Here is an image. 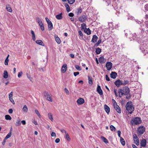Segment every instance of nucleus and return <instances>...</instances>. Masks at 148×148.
Instances as JSON below:
<instances>
[{"instance_id": "nucleus-1", "label": "nucleus", "mask_w": 148, "mask_h": 148, "mask_svg": "<svg viewBox=\"0 0 148 148\" xmlns=\"http://www.w3.org/2000/svg\"><path fill=\"white\" fill-rule=\"evenodd\" d=\"M125 107L126 110L130 114H132L134 109L132 102L131 101L127 102L125 105Z\"/></svg>"}, {"instance_id": "nucleus-2", "label": "nucleus", "mask_w": 148, "mask_h": 148, "mask_svg": "<svg viewBox=\"0 0 148 148\" xmlns=\"http://www.w3.org/2000/svg\"><path fill=\"white\" fill-rule=\"evenodd\" d=\"M141 122L140 118L138 117H136L132 119L130 121V123L132 125L134 124L138 125L140 124Z\"/></svg>"}, {"instance_id": "nucleus-3", "label": "nucleus", "mask_w": 148, "mask_h": 148, "mask_svg": "<svg viewBox=\"0 0 148 148\" xmlns=\"http://www.w3.org/2000/svg\"><path fill=\"white\" fill-rule=\"evenodd\" d=\"M145 131V128L143 126H140L138 128L137 131L138 134L141 135L143 134Z\"/></svg>"}, {"instance_id": "nucleus-4", "label": "nucleus", "mask_w": 148, "mask_h": 148, "mask_svg": "<svg viewBox=\"0 0 148 148\" xmlns=\"http://www.w3.org/2000/svg\"><path fill=\"white\" fill-rule=\"evenodd\" d=\"M112 100L114 101V109L116 110V112L119 113H121V109L117 105L114 99H112Z\"/></svg>"}, {"instance_id": "nucleus-5", "label": "nucleus", "mask_w": 148, "mask_h": 148, "mask_svg": "<svg viewBox=\"0 0 148 148\" xmlns=\"http://www.w3.org/2000/svg\"><path fill=\"white\" fill-rule=\"evenodd\" d=\"M44 94L45 97L47 98V100L50 102L52 101L51 97L50 96L49 93L47 92L46 91H44Z\"/></svg>"}, {"instance_id": "nucleus-6", "label": "nucleus", "mask_w": 148, "mask_h": 148, "mask_svg": "<svg viewBox=\"0 0 148 148\" xmlns=\"http://www.w3.org/2000/svg\"><path fill=\"white\" fill-rule=\"evenodd\" d=\"M123 95H128L130 92V90L128 87H125L122 89Z\"/></svg>"}, {"instance_id": "nucleus-7", "label": "nucleus", "mask_w": 148, "mask_h": 148, "mask_svg": "<svg viewBox=\"0 0 148 148\" xmlns=\"http://www.w3.org/2000/svg\"><path fill=\"white\" fill-rule=\"evenodd\" d=\"M87 18L86 16L84 15L79 17L78 19L79 21L81 22H85Z\"/></svg>"}, {"instance_id": "nucleus-8", "label": "nucleus", "mask_w": 148, "mask_h": 148, "mask_svg": "<svg viewBox=\"0 0 148 148\" xmlns=\"http://www.w3.org/2000/svg\"><path fill=\"white\" fill-rule=\"evenodd\" d=\"M106 67L108 70L110 71L112 67V63L111 62H107Z\"/></svg>"}, {"instance_id": "nucleus-9", "label": "nucleus", "mask_w": 148, "mask_h": 148, "mask_svg": "<svg viewBox=\"0 0 148 148\" xmlns=\"http://www.w3.org/2000/svg\"><path fill=\"white\" fill-rule=\"evenodd\" d=\"M67 65L66 64H64L61 69V72L63 73H65L67 70Z\"/></svg>"}, {"instance_id": "nucleus-10", "label": "nucleus", "mask_w": 148, "mask_h": 148, "mask_svg": "<svg viewBox=\"0 0 148 148\" xmlns=\"http://www.w3.org/2000/svg\"><path fill=\"white\" fill-rule=\"evenodd\" d=\"M114 83L117 87H119L120 85H122V81L118 79L115 81Z\"/></svg>"}, {"instance_id": "nucleus-11", "label": "nucleus", "mask_w": 148, "mask_h": 148, "mask_svg": "<svg viewBox=\"0 0 148 148\" xmlns=\"http://www.w3.org/2000/svg\"><path fill=\"white\" fill-rule=\"evenodd\" d=\"M12 96L13 92H12L9 94V99L13 104H14L15 103L14 101L12 99Z\"/></svg>"}, {"instance_id": "nucleus-12", "label": "nucleus", "mask_w": 148, "mask_h": 148, "mask_svg": "<svg viewBox=\"0 0 148 148\" xmlns=\"http://www.w3.org/2000/svg\"><path fill=\"white\" fill-rule=\"evenodd\" d=\"M77 102L78 105H81L84 103V100L83 98H80L78 99Z\"/></svg>"}, {"instance_id": "nucleus-13", "label": "nucleus", "mask_w": 148, "mask_h": 148, "mask_svg": "<svg viewBox=\"0 0 148 148\" xmlns=\"http://www.w3.org/2000/svg\"><path fill=\"white\" fill-rule=\"evenodd\" d=\"M140 145L142 147H145L146 145V140L145 139H142L140 143Z\"/></svg>"}, {"instance_id": "nucleus-14", "label": "nucleus", "mask_w": 148, "mask_h": 148, "mask_svg": "<svg viewBox=\"0 0 148 148\" xmlns=\"http://www.w3.org/2000/svg\"><path fill=\"white\" fill-rule=\"evenodd\" d=\"M97 91L99 95H102L103 94V92L100 86H98L97 88Z\"/></svg>"}, {"instance_id": "nucleus-15", "label": "nucleus", "mask_w": 148, "mask_h": 148, "mask_svg": "<svg viewBox=\"0 0 148 148\" xmlns=\"http://www.w3.org/2000/svg\"><path fill=\"white\" fill-rule=\"evenodd\" d=\"M117 75V73L115 72H112L110 74V77L113 79H115Z\"/></svg>"}, {"instance_id": "nucleus-16", "label": "nucleus", "mask_w": 148, "mask_h": 148, "mask_svg": "<svg viewBox=\"0 0 148 148\" xmlns=\"http://www.w3.org/2000/svg\"><path fill=\"white\" fill-rule=\"evenodd\" d=\"M98 38V37L96 35H94L92 39L91 42L93 43H95L97 42Z\"/></svg>"}, {"instance_id": "nucleus-17", "label": "nucleus", "mask_w": 148, "mask_h": 148, "mask_svg": "<svg viewBox=\"0 0 148 148\" xmlns=\"http://www.w3.org/2000/svg\"><path fill=\"white\" fill-rule=\"evenodd\" d=\"M104 107L106 112L108 114L110 111V109L109 107L106 104L104 105Z\"/></svg>"}, {"instance_id": "nucleus-18", "label": "nucleus", "mask_w": 148, "mask_h": 148, "mask_svg": "<svg viewBox=\"0 0 148 148\" xmlns=\"http://www.w3.org/2000/svg\"><path fill=\"white\" fill-rule=\"evenodd\" d=\"M84 31L85 33H86L88 35H90L91 34V31L90 30L89 28H85L84 30Z\"/></svg>"}, {"instance_id": "nucleus-19", "label": "nucleus", "mask_w": 148, "mask_h": 148, "mask_svg": "<svg viewBox=\"0 0 148 148\" xmlns=\"http://www.w3.org/2000/svg\"><path fill=\"white\" fill-rule=\"evenodd\" d=\"M47 24L48 25V29L50 31L53 29V25L52 23L51 22H49V23Z\"/></svg>"}, {"instance_id": "nucleus-20", "label": "nucleus", "mask_w": 148, "mask_h": 148, "mask_svg": "<svg viewBox=\"0 0 148 148\" xmlns=\"http://www.w3.org/2000/svg\"><path fill=\"white\" fill-rule=\"evenodd\" d=\"M31 32L32 35V39L34 41H35L36 40V37L35 33L34 31L32 30H31Z\"/></svg>"}, {"instance_id": "nucleus-21", "label": "nucleus", "mask_w": 148, "mask_h": 148, "mask_svg": "<svg viewBox=\"0 0 148 148\" xmlns=\"http://www.w3.org/2000/svg\"><path fill=\"white\" fill-rule=\"evenodd\" d=\"M6 9L7 10V11L10 12H12V10L11 7H10L9 5H6Z\"/></svg>"}, {"instance_id": "nucleus-22", "label": "nucleus", "mask_w": 148, "mask_h": 148, "mask_svg": "<svg viewBox=\"0 0 148 148\" xmlns=\"http://www.w3.org/2000/svg\"><path fill=\"white\" fill-rule=\"evenodd\" d=\"M64 136V137L68 141H69L71 140V138H70L69 134L68 133H66Z\"/></svg>"}, {"instance_id": "nucleus-23", "label": "nucleus", "mask_w": 148, "mask_h": 148, "mask_svg": "<svg viewBox=\"0 0 148 148\" xmlns=\"http://www.w3.org/2000/svg\"><path fill=\"white\" fill-rule=\"evenodd\" d=\"M64 5L66 8V10L67 12H69L70 10V7L69 5L67 3H65Z\"/></svg>"}, {"instance_id": "nucleus-24", "label": "nucleus", "mask_w": 148, "mask_h": 148, "mask_svg": "<svg viewBox=\"0 0 148 148\" xmlns=\"http://www.w3.org/2000/svg\"><path fill=\"white\" fill-rule=\"evenodd\" d=\"M62 14L61 13L60 14L57 15L56 16V18L58 20L61 19L62 18Z\"/></svg>"}, {"instance_id": "nucleus-25", "label": "nucleus", "mask_w": 148, "mask_h": 148, "mask_svg": "<svg viewBox=\"0 0 148 148\" xmlns=\"http://www.w3.org/2000/svg\"><path fill=\"white\" fill-rule=\"evenodd\" d=\"M8 74L7 71H4L3 77L4 78L6 79L8 77Z\"/></svg>"}, {"instance_id": "nucleus-26", "label": "nucleus", "mask_w": 148, "mask_h": 148, "mask_svg": "<svg viewBox=\"0 0 148 148\" xmlns=\"http://www.w3.org/2000/svg\"><path fill=\"white\" fill-rule=\"evenodd\" d=\"M101 51V49L99 48L96 49V53L97 54H99L100 53Z\"/></svg>"}, {"instance_id": "nucleus-27", "label": "nucleus", "mask_w": 148, "mask_h": 148, "mask_svg": "<svg viewBox=\"0 0 148 148\" xmlns=\"http://www.w3.org/2000/svg\"><path fill=\"white\" fill-rule=\"evenodd\" d=\"M101 138L103 140V141L106 143H108V140L104 137L103 136H101Z\"/></svg>"}, {"instance_id": "nucleus-28", "label": "nucleus", "mask_w": 148, "mask_h": 148, "mask_svg": "<svg viewBox=\"0 0 148 148\" xmlns=\"http://www.w3.org/2000/svg\"><path fill=\"white\" fill-rule=\"evenodd\" d=\"M118 93L119 94V97H121L123 95L122 89H119V90L118 91Z\"/></svg>"}, {"instance_id": "nucleus-29", "label": "nucleus", "mask_w": 148, "mask_h": 148, "mask_svg": "<svg viewBox=\"0 0 148 148\" xmlns=\"http://www.w3.org/2000/svg\"><path fill=\"white\" fill-rule=\"evenodd\" d=\"M88 83L89 84L92 85L93 84L92 79V77H90L89 76H88Z\"/></svg>"}, {"instance_id": "nucleus-30", "label": "nucleus", "mask_w": 148, "mask_h": 148, "mask_svg": "<svg viewBox=\"0 0 148 148\" xmlns=\"http://www.w3.org/2000/svg\"><path fill=\"white\" fill-rule=\"evenodd\" d=\"M23 111L27 113L28 111V108L26 105H24L23 108Z\"/></svg>"}, {"instance_id": "nucleus-31", "label": "nucleus", "mask_w": 148, "mask_h": 148, "mask_svg": "<svg viewBox=\"0 0 148 148\" xmlns=\"http://www.w3.org/2000/svg\"><path fill=\"white\" fill-rule=\"evenodd\" d=\"M99 61L100 63H103L104 62V58L103 57L101 56L99 59Z\"/></svg>"}, {"instance_id": "nucleus-32", "label": "nucleus", "mask_w": 148, "mask_h": 148, "mask_svg": "<svg viewBox=\"0 0 148 148\" xmlns=\"http://www.w3.org/2000/svg\"><path fill=\"white\" fill-rule=\"evenodd\" d=\"M55 38L58 44H60L61 42V41L60 38L58 36H55Z\"/></svg>"}, {"instance_id": "nucleus-33", "label": "nucleus", "mask_w": 148, "mask_h": 148, "mask_svg": "<svg viewBox=\"0 0 148 148\" xmlns=\"http://www.w3.org/2000/svg\"><path fill=\"white\" fill-rule=\"evenodd\" d=\"M48 116L49 119H50L52 121H53V119L52 117V115L51 113H48Z\"/></svg>"}, {"instance_id": "nucleus-34", "label": "nucleus", "mask_w": 148, "mask_h": 148, "mask_svg": "<svg viewBox=\"0 0 148 148\" xmlns=\"http://www.w3.org/2000/svg\"><path fill=\"white\" fill-rule=\"evenodd\" d=\"M12 135V133L11 132H9L7 134V136L5 137V139H7L9 138H10Z\"/></svg>"}, {"instance_id": "nucleus-35", "label": "nucleus", "mask_w": 148, "mask_h": 148, "mask_svg": "<svg viewBox=\"0 0 148 148\" xmlns=\"http://www.w3.org/2000/svg\"><path fill=\"white\" fill-rule=\"evenodd\" d=\"M36 42L37 44L41 45H42V44L43 43L42 41L40 40H37Z\"/></svg>"}, {"instance_id": "nucleus-36", "label": "nucleus", "mask_w": 148, "mask_h": 148, "mask_svg": "<svg viewBox=\"0 0 148 148\" xmlns=\"http://www.w3.org/2000/svg\"><path fill=\"white\" fill-rule=\"evenodd\" d=\"M134 141L135 144L137 145L138 146L139 145V139L138 138L137 139H134Z\"/></svg>"}, {"instance_id": "nucleus-37", "label": "nucleus", "mask_w": 148, "mask_h": 148, "mask_svg": "<svg viewBox=\"0 0 148 148\" xmlns=\"http://www.w3.org/2000/svg\"><path fill=\"white\" fill-rule=\"evenodd\" d=\"M120 141L123 145L124 146L125 145V142L124 139L121 137L120 138Z\"/></svg>"}, {"instance_id": "nucleus-38", "label": "nucleus", "mask_w": 148, "mask_h": 148, "mask_svg": "<svg viewBox=\"0 0 148 148\" xmlns=\"http://www.w3.org/2000/svg\"><path fill=\"white\" fill-rule=\"evenodd\" d=\"M122 81V85H125L126 84H129V82L127 80H124V81Z\"/></svg>"}, {"instance_id": "nucleus-39", "label": "nucleus", "mask_w": 148, "mask_h": 148, "mask_svg": "<svg viewBox=\"0 0 148 148\" xmlns=\"http://www.w3.org/2000/svg\"><path fill=\"white\" fill-rule=\"evenodd\" d=\"M36 22L39 24H41L42 23L41 20L38 17H36Z\"/></svg>"}, {"instance_id": "nucleus-40", "label": "nucleus", "mask_w": 148, "mask_h": 148, "mask_svg": "<svg viewBox=\"0 0 148 148\" xmlns=\"http://www.w3.org/2000/svg\"><path fill=\"white\" fill-rule=\"evenodd\" d=\"M5 119L7 120H11L12 118L9 115H5Z\"/></svg>"}, {"instance_id": "nucleus-41", "label": "nucleus", "mask_w": 148, "mask_h": 148, "mask_svg": "<svg viewBox=\"0 0 148 148\" xmlns=\"http://www.w3.org/2000/svg\"><path fill=\"white\" fill-rule=\"evenodd\" d=\"M110 129L111 131H115L116 129L115 127L113 125H111L110 126Z\"/></svg>"}, {"instance_id": "nucleus-42", "label": "nucleus", "mask_w": 148, "mask_h": 148, "mask_svg": "<svg viewBox=\"0 0 148 148\" xmlns=\"http://www.w3.org/2000/svg\"><path fill=\"white\" fill-rule=\"evenodd\" d=\"M21 125V122L20 120H17L16 122V126H20Z\"/></svg>"}, {"instance_id": "nucleus-43", "label": "nucleus", "mask_w": 148, "mask_h": 148, "mask_svg": "<svg viewBox=\"0 0 148 148\" xmlns=\"http://www.w3.org/2000/svg\"><path fill=\"white\" fill-rule=\"evenodd\" d=\"M75 68L78 71H80L82 70L81 68L79 65H76L75 66Z\"/></svg>"}, {"instance_id": "nucleus-44", "label": "nucleus", "mask_w": 148, "mask_h": 148, "mask_svg": "<svg viewBox=\"0 0 148 148\" xmlns=\"http://www.w3.org/2000/svg\"><path fill=\"white\" fill-rule=\"evenodd\" d=\"M101 39H100L96 43V44H95V46H97L99 45L101 43Z\"/></svg>"}, {"instance_id": "nucleus-45", "label": "nucleus", "mask_w": 148, "mask_h": 148, "mask_svg": "<svg viewBox=\"0 0 148 148\" xmlns=\"http://www.w3.org/2000/svg\"><path fill=\"white\" fill-rule=\"evenodd\" d=\"M68 3L71 4H73L75 2V0H67Z\"/></svg>"}, {"instance_id": "nucleus-46", "label": "nucleus", "mask_w": 148, "mask_h": 148, "mask_svg": "<svg viewBox=\"0 0 148 148\" xmlns=\"http://www.w3.org/2000/svg\"><path fill=\"white\" fill-rule=\"evenodd\" d=\"M86 27V24L84 23H83L81 24V27L82 29H85Z\"/></svg>"}, {"instance_id": "nucleus-47", "label": "nucleus", "mask_w": 148, "mask_h": 148, "mask_svg": "<svg viewBox=\"0 0 148 148\" xmlns=\"http://www.w3.org/2000/svg\"><path fill=\"white\" fill-rule=\"evenodd\" d=\"M9 59L7 58H6L5 60V61L4 64L5 65H8V63L9 62Z\"/></svg>"}, {"instance_id": "nucleus-48", "label": "nucleus", "mask_w": 148, "mask_h": 148, "mask_svg": "<svg viewBox=\"0 0 148 148\" xmlns=\"http://www.w3.org/2000/svg\"><path fill=\"white\" fill-rule=\"evenodd\" d=\"M78 12L77 14H81L82 12V10L81 9L80 7L78 8Z\"/></svg>"}, {"instance_id": "nucleus-49", "label": "nucleus", "mask_w": 148, "mask_h": 148, "mask_svg": "<svg viewBox=\"0 0 148 148\" xmlns=\"http://www.w3.org/2000/svg\"><path fill=\"white\" fill-rule=\"evenodd\" d=\"M35 112L36 113V114L38 116L39 118H40L41 116L38 111V110H35Z\"/></svg>"}, {"instance_id": "nucleus-50", "label": "nucleus", "mask_w": 148, "mask_h": 148, "mask_svg": "<svg viewBox=\"0 0 148 148\" xmlns=\"http://www.w3.org/2000/svg\"><path fill=\"white\" fill-rule=\"evenodd\" d=\"M145 10L147 11H148V3L146 4L144 6Z\"/></svg>"}, {"instance_id": "nucleus-51", "label": "nucleus", "mask_w": 148, "mask_h": 148, "mask_svg": "<svg viewBox=\"0 0 148 148\" xmlns=\"http://www.w3.org/2000/svg\"><path fill=\"white\" fill-rule=\"evenodd\" d=\"M64 90L67 94H69V92L67 88H65L64 89Z\"/></svg>"}, {"instance_id": "nucleus-52", "label": "nucleus", "mask_w": 148, "mask_h": 148, "mask_svg": "<svg viewBox=\"0 0 148 148\" xmlns=\"http://www.w3.org/2000/svg\"><path fill=\"white\" fill-rule=\"evenodd\" d=\"M23 74V72L22 71H21L20 72H19L18 75V77H20L21 75H22Z\"/></svg>"}, {"instance_id": "nucleus-53", "label": "nucleus", "mask_w": 148, "mask_h": 148, "mask_svg": "<svg viewBox=\"0 0 148 148\" xmlns=\"http://www.w3.org/2000/svg\"><path fill=\"white\" fill-rule=\"evenodd\" d=\"M27 78L29 79L31 81H32V78L31 77L30 75L29 74H27Z\"/></svg>"}, {"instance_id": "nucleus-54", "label": "nucleus", "mask_w": 148, "mask_h": 148, "mask_svg": "<svg viewBox=\"0 0 148 148\" xmlns=\"http://www.w3.org/2000/svg\"><path fill=\"white\" fill-rule=\"evenodd\" d=\"M133 138L134 140L136 139H137L138 138V137L136 135V134H134V135H133Z\"/></svg>"}, {"instance_id": "nucleus-55", "label": "nucleus", "mask_w": 148, "mask_h": 148, "mask_svg": "<svg viewBox=\"0 0 148 148\" xmlns=\"http://www.w3.org/2000/svg\"><path fill=\"white\" fill-rule=\"evenodd\" d=\"M79 35L81 36H83V34L81 31H79L78 32Z\"/></svg>"}, {"instance_id": "nucleus-56", "label": "nucleus", "mask_w": 148, "mask_h": 148, "mask_svg": "<svg viewBox=\"0 0 148 148\" xmlns=\"http://www.w3.org/2000/svg\"><path fill=\"white\" fill-rule=\"evenodd\" d=\"M79 74V72H75L73 74L75 76H76L77 75Z\"/></svg>"}, {"instance_id": "nucleus-57", "label": "nucleus", "mask_w": 148, "mask_h": 148, "mask_svg": "<svg viewBox=\"0 0 148 148\" xmlns=\"http://www.w3.org/2000/svg\"><path fill=\"white\" fill-rule=\"evenodd\" d=\"M51 135L52 137L56 136V134L54 132H52L51 134Z\"/></svg>"}, {"instance_id": "nucleus-58", "label": "nucleus", "mask_w": 148, "mask_h": 148, "mask_svg": "<svg viewBox=\"0 0 148 148\" xmlns=\"http://www.w3.org/2000/svg\"><path fill=\"white\" fill-rule=\"evenodd\" d=\"M60 131L62 133H64L65 134H66V131L64 129H60Z\"/></svg>"}, {"instance_id": "nucleus-59", "label": "nucleus", "mask_w": 148, "mask_h": 148, "mask_svg": "<svg viewBox=\"0 0 148 148\" xmlns=\"http://www.w3.org/2000/svg\"><path fill=\"white\" fill-rule=\"evenodd\" d=\"M60 141V139L59 138H57L55 140V142L56 143H59Z\"/></svg>"}, {"instance_id": "nucleus-60", "label": "nucleus", "mask_w": 148, "mask_h": 148, "mask_svg": "<svg viewBox=\"0 0 148 148\" xmlns=\"http://www.w3.org/2000/svg\"><path fill=\"white\" fill-rule=\"evenodd\" d=\"M106 79L107 81H110V79L108 76V75H106Z\"/></svg>"}, {"instance_id": "nucleus-61", "label": "nucleus", "mask_w": 148, "mask_h": 148, "mask_svg": "<svg viewBox=\"0 0 148 148\" xmlns=\"http://www.w3.org/2000/svg\"><path fill=\"white\" fill-rule=\"evenodd\" d=\"M13 110L12 109H10L8 110V112L10 114H12L13 113Z\"/></svg>"}, {"instance_id": "nucleus-62", "label": "nucleus", "mask_w": 148, "mask_h": 148, "mask_svg": "<svg viewBox=\"0 0 148 148\" xmlns=\"http://www.w3.org/2000/svg\"><path fill=\"white\" fill-rule=\"evenodd\" d=\"M118 134V136L119 137H121V132L120 130H119L117 132Z\"/></svg>"}, {"instance_id": "nucleus-63", "label": "nucleus", "mask_w": 148, "mask_h": 148, "mask_svg": "<svg viewBox=\"0 0 148 148\" xmlns=\"http://www.w3.org/2000/svg\"><path fill=\"white\" fill-rule=\"evenodd\" d=\"M69 15L70 17H72L74 16V14L72 13H70L69 14Z\"/></svg>"}, {"instance_id": "nucleus-64", "label": "nucleus", "mask_w": 148, "mask_h": 148, "mask_svg": "<svg viewBox=\"0 0 148 148\" xmlns=\"http://www.w3.org/2000/svg\"><path fill=\"white\" fill-rule=\"evenodd\" d=\"M45 19L47 23H49V22H51L47 17L45 18Z\"/></svg>"}]
</instances>
